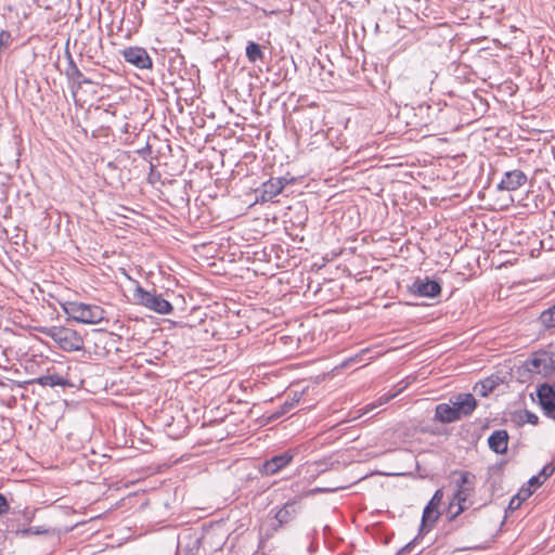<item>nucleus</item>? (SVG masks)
Returning <instances> with one entry per match:
<instances>
[{
  "instance_id": "6",
  "label": "nucleus",
  "mask_w": 555,
  "mask_h": 555,
  "mask_svg": "<svg viewBox=\"0 0 555 555\" xmlns=\"http://www.w3.org/2000/svg\"><path fill=\"white\" fill-rule=\"evenodd\" d=\"M442 499L443 491L441 489L436 490L430 501L424 507L418 535H423L429 532L435 522L438 520L440 515L438 512V506L440 505Z\"/></svg>"
},
{
  "instance_id": "21",
  "label": "nucleus",
  "mask_w": 555,
  "mask_h": 555,
  "mask_svg": "<svg viewBox=\"0 0 555 555\" xmlns=\"http://www.w3.org/2000/svg\"><path fill=\"white\" fill-rule=\"evenodd\" d=\"M499 385V377L490 376L475 386V391L481 397H487Z\"/></svg>"
},
{
  "instance_id": "1",
  "label": "nucleus",
  "mask_w": 555,
  "mask_h": 555,
  "mask_svg": "<svg viewBox=\"0 0 555 555\" xmlns=\"http://www.w3.org/2000/svg\"><path fill=\"white\" fill-rule=\"evenodd\" d=\"M39 332L51 338L65 352L85 349L83 338L76 330L64 326H50L41 327Z\"/></svg>"
},
{
  "instance_id": "32",
  "label": "nucleus",
  "mask_w": 555,
  "mask_h": 555,
  "mask_svg": "<svg viewBox=\"0 0 555 555\" xmlns=\"http://www.w3.org/2000/svg\"><path fill=\"white\" fill-rule=\"evenodd\" d=\"M543 480L540 478V476L535 475V476H532L529 480H528V486L529 488H538L540 486L543 485Z\"/></svg>"
},
{
  "instance_id": "34",
  "label": "nucleus",
  "mask_w": 555,
  "mask_h": 555,
  "mask_svg": "<svg viewBox=\"0 0 555 555\" xmlns=\"http://www.w3.org/2000/svg\"><path fill=\"white\" fill-rule=\"evenodd\" d=\"M532 490L530 488H527V489H520L519 492L517 493V495H519V499L521 501H525L526 499H528L531 494H532Z\"/></svg>"
},
{
  "instance_id": "11",
  "label": "nucleus",
  "mask_w": 555,
  "mask_h": 555,
  "mask_svg": "<svg viewBox=\"0 0 555 555\" xmlns=\"http://www.w3.org/2000/svg\"><path fill=\"white\" fill-rule=\"evenodd\" d=\"M537 396L545 415L555 420V389L548 384H542L538 388Z\"/></svg>"
},
{
  "instance_id": "30",
  "label": "nucleus",
  "mask_w": 555,
  "mask_h": 555,
  "mask_svg": "<svg viewBox=\"0 0 555 555\" xmlns=\"http://www.w3.org/2000/svg\"><path fill=\"white\" fill-rule=\"evenodd\" d=\"M421 535H417L415 539H413L411 542H409L408 544H405L403 547H401L396 555H405L408 553H410L412 551V548L414 547L417 539L420 538Z\"/></svg>"
},
{
  "instance_id": "37",
  "label": "nucleus",
  "mask_w": 555,
  "mask_h": 555,
  "mask_svg": "<svg viewBox=\"0 0 555 555\" xmlns=\"http://www.w3.org/2000/svg\"><path fill=\"white\" fill-rule=\"evenodd\" d=\"M201 538H196L194 541V546H197L201 543Z\"/></svg>"
},
{
  "instance_id": "25",
  "label": "nucleus",
  "mask_w": 555,
  "mask_h": 555,
  "mask_svg": "<svg viewBox=\"0 0 555 555\" xmlns=\"http://www.w3.org/2000/svg\"><path fill=\"white\" fill-rule=\"evenodd\" d=\"M539 321L546 328H555V305L544 310L540 314Z\"/></svg>"
},
{
  "instance_id": "17",
  "label": "nucleus",
  "mask_w": 555,
  "mask_h": 555,
  "mask_svg": "<svg viewBox=\"0 0 555 555\" xmlns=\"http://www.w3.org/2000/svg\"><path fill=\"white\" fill-rule=\"evenodd\" d=\"M435 420L443 424H449L459 421V413L448 403H439L435 409Z\"/></svg>"
},
{
  "instance_id": "36",
  "label": "nucleus",
  "mask_w": 555,
  "mask_h": 555,
  "mask_svg": "<svg viewBox=\"0 0 555 555\" xmlns=\"http://www.w3.org/2000/svg\"><path fill=\"white\" fill-rule=\"evenodd\" d=\"M150 169H151V172H150L149 180H150L151 183H154L155 182V180H154V178H155V166L152 163L150 164Z\"/></svg>"
},
{
  "instance_id": "9",
  "label": "nucleus",
  "mask_w": 555,
  "mask_h": 555,
  "mask_svg": "<svg viewBox=\"0 0 555 555\" xmlns=\"http://www.w3.org/2000/svg\"><path fill=\"white\" fill-rule=\"evenodd\" d=\"M293 459L294 453L292 451H285L281 454L273 455L261 464L259 473L264 476L275 475L289 465Z\"/></svg>"
},
{
  "instance_id": "3",
  "label": "nucleus",
  "mask_w": 555,
  "mask_h": 555,
  "mask_svg": "<svg viewBox=\"0 0 555 555\" xmlns=\"http://www.w3.org/2000/svg\"><path fill=\"white\" fill-rule=\"evenodd\" d=\"M454 474H457L455 472ZM460 478L456 480V491L454 493V501H456L457 509L452 513L451 508L453 506V503L449 506V522L451 526H453V522L455 521L456 517L465 509V502L470 496L473 490H474V483H475V475L470 472H459ZM455 527H451L449 529V532L454 530Z\"/></svg>"
},
{
  "instance_id": "29",
  "label": "nucleus",
  "mask_w": 555,
  "mask_h": 555,
  "mask_svg": "<svg viewBox=\"0 0 555 555\" xmlns=\"http://www.w3.org/2000/svg\"><path fill=\"white\" fill-rule=\"evenodd\" d=\"M10 512V504L7 498L0 493V517Z\"/></svg>"
},
{
  "instance_id": "4",
  "label": "nucleus",
  "mask_w": 555,
  "mask_h": 555,
  "mask_svg": "<svg viewBox=\"0 0 555 555\" xmlns=\"http://www.w3.org/2000/svg\"><path fill=\"white\" fill-rule=\"evenodd\" d=\"M133 299L135 304L158 314H169L173 310L172 305L163 295L155 291H147L140 284H137L133 291Z\"/></svg>"
},
{
  "instance_id": "5",
  "label": "nucleus",
  "mask_w": 555,
  "mask_h": 555,
  "mask_svg": "<svg viewBox=\"0 0 555 555\" xmlns=\"http://www.w3.org/2000/svg\"><path fill=\"white\" fill-rule=\"evenodd\" d=\"M525 367L531 374L551 375L555 373V352H537L525 362Z\"/></svg>"
},
{
  "instance_id": "18",
  "label": "nucleus",
  "mask_w": 555,
  "mask_h": 555,
  "mask_svg": "<svg viewBox=\"0 0 555 555\" xmlns=\"http://www.w3.org/2000/svg\"><path fill=\"white\" fill-rule=\"evenodd\" d=\"M68 66L66 68V76L74 80L78 87H81L82 85H92L94 81L90 78H87L83 76V74L80 72V69L77 67L76 63L74 62L72 55L68 53Z\"/></svg>"
},
{
  "instance_id": "7",
  "label": "nucleus",
  "mask_w": 555,
  "mask_h": 555,
  "mask_svg": "<svg viewBox=\"0 0 555 555\" xmlns=\"http://www.w3.org/2000/svg\"><path fill=\"white\" fill-rule=\"evenodd\" d=\"M292 181L293 179L285 177L269 179L256 190L257 202L266 203L273 201V198L283 191L284 186Z\"/></svg>"
},
{
  "instance_id": "14",
  "label": "nucleus",
  "mask_w": 555,
  "mask_h": 555,
  "mask_svg": "<svg viewBox=\"0 0 555 555\" xmlns=\"http://www.w3.org/2000/svg\"><path fill=\"white\" fill-rule=\"evenodd\" d=\"M527 182V176L519 169L506 171L498 184V190L515 191Z\"/></svg>"
},
{
  "instance_id": "13",
  "label": "nucleus",
  "mask_w": 555,
  "mask_h": 555,
  "mask_svg": "<svg viewBox=\"0 0 555 555\" xmlns=\"http://www.w3.org/2000/svg\"><path fill=\"white\" fill-rule=\"evenodd\" d=\"M299 508L300 506L297 501H287L281 508L276 511L274 515L276 525L272 527V530L276 532L281 527L295 519Z\"/></svg>"
},
{
  "instance_id": "26",
  "label": "nucleus",
  "mask_w": 555,
  "mask_h": 555,
  "mask_svg": "<svg viewBox=\"0 0 555 555\" xmlns=\"http://www.w3.org/2000/svg\"><path fill=\"white\" fill-rule=\"evenodd\" d=\"M298 402V399H294L292 401H285L280 408L279 410H276L274 413L271 414V416L269 417V420L271 421H275L280 417H282L283 415H285L286 413H288L295 405V403Z\"/></svg>"
},
{
  "instance_id": "12",
  "label": "nucleus",
  "mask_w": 555,
  "mask_h": 555,
  "mask_svg": "<svg viewBox=\"0 0 555 555\" xmlns=\"http://www.w3.org/2000/svg\"><path fill=\"white\" fill-rule=\"evenodd\" d=\"M450 402L459 413V420L469 416L477 408V400L472 393H459L454 396Z\"/></svg>"
},
{
  "instance_id": "22",
  "label": "nucleus",
  "mask_w": 555,
  "mask_h": 555,
  "mask_svg": "<svg viewBox=\"0 0 555 555\" xmlns=\"http://www.w3.org/2000/svg\"><path fill=\"white\" fill-rule=\"evenodd\" d=\"M246 57L250 63H256L257 61H263L264 53L257 42L248 41L246 46Z\"/></svg>"
},
{
  "instance_id": "16",
  "label": "nucleus",
  "mask_w": 555,
  "mask_h": 555,
  "mask_svg": "<svg viewBox=\"0 0 555 555\" xmlns=\"http://www.w3.org/2000/svg\"><path fill=\"white\" fill-rule=\"evenodd\" d=\"M7 530L11 532H15L21 537H28L30 534H49L52 530L44 526H36V527H21L18 524H13V519H8Z\"/></svg>"
},
{
  "instance_id": "31",
  "label": "nucleus",
  "mask_w": 555,
  "mask_h": 555,
  "mask_svg": "<svg viewBox=\"0 0 555 555\" xmlns=\"http://www.w3.org/2000/svg\"><path fill=\"white\" fill-rule=\"evenodd\" d=\"M525 422L532 424V425H537L539 422V417L534 413L526 410L525 411Z\"/></svg>"
},
{
  "instance_id": "27",
  "label": "nucleus",
  "mask_w": 555,
  "mask_h": 555,
  "mask_svg": "<svg viewBox=\"0 0 555 555\" xmlns=\"http://www.w3.org/2000/svg\"><path fill=\"white\" fill-rule=\"evenodd\" d=\"M555 472V465L553 463H547L542 467L538 476L545 481L548 477H551Z\"/></svg>"
},
{
  "instance_id": "24",
  "label": "nucleus",
  "mask_w": 555,
  "mask_h": 555,
  "mask_svg": "<svg viewBox=\"0 0 555 555\" xmlns=\"http://www.w3.org/2000/svg\"><path fill=\"white\" fill-rule=\"evenodd\" d=\"M11 515H12V517H10L9 519H13V524H15V521L22 520L23 526H25L33 521V519L35 517V511L25 508V509L18 511V512H11Z\"/></svg>"
},
{
  "instance_id": "2",
  "label": "nucleus",
  "mask_w": 555,
  "mask_h": 555,
  "mask_svg": "<svg viewBox=\"0 0 555 555\" xmlns=\"http://www.w3.org/2000/svg\"><path fill=\"white\" fill-rule=\"evenodd\" d=\"M62 308L72 320L78 323L98 324L105 319V311L96 305L67 301L62 305Z\"/></svg>"
},
{
  "instance_id": "23",
  "label": "nucleus",
  "mask_w": 555,
  "mask_h": 555,
  "mask_svg": "<svg viewBox=\"0 0 555 555\" xmlns=\"http://www.w3.org/2000/svg\"><path fill=\"white\" fill-rule=\"evenodd\" d=\"M11 515H12V517H10L9 519H13V524H15V521L22 520L23 526H25L33 521V519L35 517V511L25 508V509L18 511V512H11Z\"/></svg>"
},
{
  "instance_id": "15",
  "label": "nucleus",
  "mask_w": 555,
  "mask_h": 555,
  "mask_svg": "<svg viewBox=\"0 0 555 555\" xmlns=\"http://www.w3.org/2000/svg\"><path fill=\"white\" fill-rule=\"evenodd\" d=\"M508 433L505 429L494 430L488 438V446L496 454H505L508 448Z\"/></svg>"
},
{
  "instance_id": "19",
  "label": "nucleus",
  "mask_w": 555,
  "mask_h": 555,
  "mask_svg": "<svg viewBox=\"0 0 555 555\" xmlns=\"http://www.w3.org/2000/svg\"><path fill=\"white\" fill-rule=\"evenodd\" d=\"M406 386H408L406 383H403V382L398 383L396 386H393V388L391 390H389L387 393L382 395L378 398L377 404L373 403V404L366 405L365 412L372 411L376 406L385 404L388 401H390L391 399L396 398L397 396H399L406 388Z\"/></svg>"
},
{
  "instance_id": "35",
  "label": "nucleus",
  "mask_w": 555,
  "mask_h": 555,
  "mask_svg": "<svg viewBox=\"0 0 555 555\" xmlns=\"http://www.w3.org/2000/svg\"><path fill=\"white\" fill-rule=\"evenodd\" d=\"M521 502H522V501L519 499V495H517V494H516V495H515V496H513V498H512V500L509 501V505H508V507H509L511 509H516V508H518V507L520 506Z\"/></svg>"
},
{
  "instance_id": "28",
  "label": "nucleus",
  "mask_w": 555,
  "mask_h": 555,
  "mask_svg": "<svg viewBox=\"0 0 555 555\" xmlns=\"http://www.w3.org/2000/svg\"><path fill=\"white\" fill-rule=\"evenodd\" d=\"M11 41H12V36H11L10 31L1 30L0 31V50L9 47Z\"/></svg>"
},
{
  "instance_id": "33",
  "label": "nucleus",
  "mask_w": 555,
  "mask_h": 555,
  "mask_svg": "<svg viewBox=\"0 0 555 555\" xmlns=\"http://www.w3.org/2000/svg\"><path fill=\"white\" fill-rule=\"evenodd\" d=\"M137 153L139 155H141L143 158H146L149 155H151L152 153V147L149 143H146V145L140 150L137 151Z\"/></svg>"
},
{
  "instance_id": "8",
  "label": "nucleus",
  "mask_w": 555,
  "mask_h": 555,
  "mask_svg": "<svg viewBox=\"0 0 555 555\" xmlns=\"http://www.w3.org/2000/svg\"><path fill=\"white\" fill-rule=\"evenodd\" d=\"M409 292L418 297L435 298L441 294V285L438 281L430 280L428 276L416 278L408 287Z\"/></svg>"
},
{
  "instance_id": "10",
  "label": "nucleus",
  "mask_w": 555,
  "mask_h": 555,
  "mask_svg": "<svg viewBox=\"0 0 555 555\" xmlns=\"http://www.w3.org/2000/svg\"><path fill=\"white\" fill-rule=\"evenodd\" d=\"M126 62L134 65L140 69L151 68L153 63L145 49L140 47H131L122 51Z\"/></svg>"
},
{
  "instance_id": "20",
  "label": "nucleus",
  "mask_w": 555,
  "mask_h": 555,
  "mask_svg": "<svg viewBox=\"0 0 555 555\" xmlns=\"http://www.w3.org/2000/svg\"><path fill=\"white\" fill-rule=\"evenodd\" d=\"M30 383H36L41 386H50V387L67 386L68 385L67 379H65L64 377H62L59 374H50V375L40 376L38 378L33 379Z\"/></svg>"
}]
</instances>
